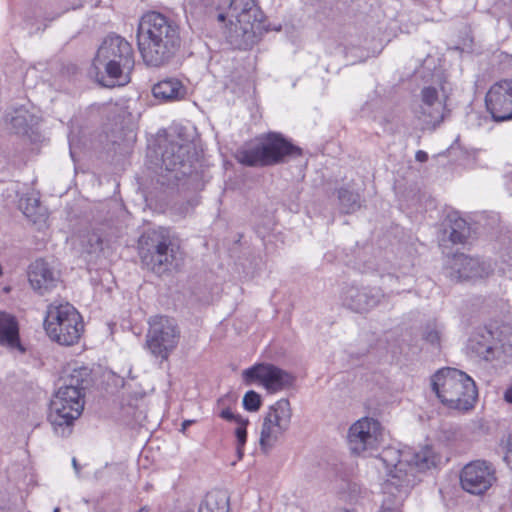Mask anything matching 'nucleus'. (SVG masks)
<instances>
[{
	"label": "nucleus",
	"mask_w": 512,
	"mask_h": 512,
	"mask_svg": "<svg viewBox=\"0 0 512 512\" xmlns=\"http://www.w3.org/2000/svg\"><path fill=\"white\" fill-rule=\"evenodd\" d=\"M246 384L258 381L269 393H276L290 387L294 382V377L285 370L272 364L260 363L242 373Z\"/></svg>",
	"instance_id": "4468645a"
},
{
	"label": "nucleus",
	"mask_w": 512,
	"mask_h": 512,
	"mask_svg": "<svg viewBox=\"0 0 512 512\" xmlns=\"http://www.w3.org/2000/svg\"><path fill=\"white\" fill-rule=\"evenodd\" d=\"M449 89L441 83L436 86H426L421 90V104L417 110L418 118L427 125L439 124L444 118L446 100Z\"/></svg>",
	"instance_id": "dca6fc26"
},
{
	"label": "nucleus",
	"mask_w": 512,
	"mask_h": 512,
	"mask_svg": "<svg viewBox=\"0 0 512 512\" xmlns=\"http://www.w3.org/2000/svg\"><path fill=\"white\" fill-rule=\"evenodd\" d=\"M198 512H230L227 493L220 490L207 493L199 505Z\"/></svg>",
	"instance_id": "a878e982"
},
{
	"label": "nucleus",
	"mask_w": 512,
	"mask_h": 512,
	"mask_svg": "<svg viewBox=\"0 0 512 512\" xmlns=\"http://www.w3.org/2000/svg\"><path fill=\"white\" fill-rule=\"evenodd\" d=\"M217 15L220 22L229 20L231 27L227 39L237 49L251 48L268 29L264 25V14L255 0H224Z\"/></svg>",
	"instance_id": "39448f33"
},
{
	"label": "nucleus",
	"mask_w": 512,
	"mask_h": 512,
	"mask_svg": "<svg viewBox=\"0 0 512 512\" xmlns=\"http://www.w3.org/2000/svg\"><path fill=\"white\" fill-rule=\"evenodd\" d=\"M447 220L449 222V229H445V233H448L449 240L453 244L465 243L470 234L468 223L459 217L457 213L449 214Z\"/></svg>",
	"instance_id": "bb28decb"
},
{
	"label": "nucleus",
	"mask_w": 512,
	"mask_h": 512,
	"mask_svg": "<svg viewBox=\"0 0 512 512\" xmlns=\"http://www.w3.org/2000/svg\"><path fill=\"white\" fill-rule=\"evenodd\" d=\"M133 67L131 44L119 35H109L98 48L89 74L101 86L112 88L129 83Z\"/></svg>",
	"instance_id": "20e7f679"
},
{
	"label": "nucleus",
	"mask_w": 512,
	"mask_h": 512,
	"mask_svg": "<svg viewBox=\"0 0 512 512\" xmlns=\"http://www.w3.org/2000/svg\"><path fill=\"white\" fill-rule=\"evenodd\" d=\"M138 512H149L146 507H142Z\"/></svg>",
	"instance_id": "c03bdc74"
},
{
	"label": "nucleus",
	"mask_w": 512,
	"mask_h": 512,
	"mask_svg": "<svg viewBox=\"0 0 512 512\" xmlns=\"http://www.w3.org/2000/svg\"><path fill=\"white\" fill-rule=\"evenodd\" d=\"M10 123L16 134L32 137V135L35 134V128L39 123V118L27 109L19 108L14 111Z\"/></svg>",
	"instance_id": "b1692460"
},
{
	"label": "nucleus",
	"mask_w": 512,
	"mask_h": 512,
	"mask_svg": "<svg viewBox=\"0 0 512 512\" xmlns=\"http://www.w3.org/2000/svg\"><path fill=\"white\" fill-rule=\"evenodd\" d=\"M341 210L344 213H353L361 207L360 195L347 189L341 188L338 191Z\"/></svg>",
	"instance_id": "cd10ccee"
},
{
	"label": "nucleus",
	"mask_w": 512,
	"mask_h": 512,
	"mask_svg": "<svg viewBox=\"0 0 512 512\" xmlns=\"http://www.w3.org/2000/svg\"><path fill=\"white\" fill-rule=\"evenodd\" d=\"M137 46L146 66H167L182 46L180 26L160 12H147L138 23Z\"/></svg>",
	"instance_id": "f257e3e1"
},
{
	"label": "nucleus",
	"mask_w": 512,
	"mask_h": 512,
	"mask_svg": "<svg viewBox=\"0 0 512 512\" xmlns=\"http://www.w3.org/2000/svg\"><path fill=\"white\" fill-rule=\"evenodd\" d=\"M468 350L486 361L499 357V346L494 332L486 328L480 329L469 339Z\"/></svg>",
	"instance_id": "412c9836"
},
{
	"label": "nucleus",
	"mask_w": 512,
	"mask_h": 512,
	"mask_svg": "<svg viewBox=\"0 0 512 512\" xmlns=\"http://www.w3.org/2000/svg\"><path fill=\"white\" fill-rule=\"evenodd\" d=\"M257 140L256 143L248 144L237 151L238 162L246 166L263 167L278 164L286 156L301 155V149L279 133L270 132Z\"/></svg>",
	"instance_id": "6e6552de"
},
{
	"label": "nucleus",
	"mask_w": 512,
	"mask_h": 512,
	"mask_svg": "<svg viewBox=\"0 0 512 512\" xmlns=\"http://www.w3.org/2000/svg\"><path fill=\"white\" fill-rule=\"evenodd\" d=\"M496 481L493 466L482 460L465 465L460 473L461 487L468 493L481 495Z\"/></svg>",
	"instance_id": "f3484780"
},
{
	"label": "nucleus",
	"mask_w": 512,
	"mask_h": 512,
	"mask_svg": "<svg viewBox=\"0 0 512 512\" xmlns=\"http://www.w3.org/2000/svg\"><path fill=\"white\" fill-rule=\"evenodd\" d=\"M292 408L288 399L282 398L268 408L263 418L259 444L267 453L277 441L289 430Z\"/></svg>",
	"instance_id": "f8f14e48"
},
{
	"label": "nucleus",
	"mask_w": 512,
	"mask_h": 512,
	"mask_svg": "<svg viewBox=\"0 0 512 512\" xmlns=\"http://www.w3.org/2000/svg\"><path fill=\"white\" fill-rule=\"evenodd\" d=\"M18 207L33 223L45 219V209L41 206L39 197L34 192L23 195L18 201Z\"/></svg>",
	"instance_id": "393cba45"
},
{
	"label": "nucleus",
	"mask_w": 512,
	"mask_h": 512,
	"mask_svg": "<svg viewBox=\"0 0 512 512\" xmlns=\"http://www.w3.org/2000/svg\"><path fill=\"white\" fill-rule=\"evenodd\" d=\"M504 399L508 402V403H512V386L509 387L505 394H504Z\"/></svg>",
	"instance_id": "58836bf2"
},
{
	"label": "nucleus",
	"mask_w": 512,
	"mask_h": 512,
	"mask_svg": "<svg viewBox=\"0 0 512 512\" xmlns=\"http://www.w3.org/2000/svg\"><path fill=\"white\" fill-rule=\"evenodd\" d=\"M415 158L419 162H426L428 160V154L425 151L419 150L416 152Z\"/></svg>",
	"instance_id": "4c0bfd02"
},
{
	"label": "nucleus",
	"mask_w": 512,
	"mask_h": 512,
	"mask_svg": "<svg viewBox=\"0 0 512 512\" xmlns=\"http://www.w3.org/2000/svg\"><path fill=\"white\" fill-rule=\"evenodd\" d=\"M72 466H73V468L75 470L76 475L80 476V465L78 464L76 458L72 459Z\"/></svg>",
	"instance_id": "ea45409f"
},
{
	"label": "nucleus",
	"mask_w": 512,
	"mask_h": 512,
	"mask_svg": "<svg viewBox=\"0 0 512 512\" xmlns=\"http://www.w3.org/2000/svg\"><path fill=\"white\" fill-rule=\"evenodd\" d=\"M422 338L432 346L439 347L441 341V330L436 323H428L423 328Z\"/></svg>",
	"instance_id": "7c9ffc66"
},
{
	"label": "nucleus",
	"mask_w": 512,
	"mask_h": 512,
	"mask_svg": "<svg viewBox=\"0 0 512 512\" xmlns=\"http://www.w3.org/2000/svg\"><path fill=\"white\" fill-rule=\"evenodd\" d=\"M399 493L398 499L392 500L390 496H388L382 503L381 509L379 512H401L400 511V500H402V496L404 493Z\"/></svg>",
	"instance_id": "72a5a7b5"
},
{
	"label": "nucleus",
	"mask_w": 512,
	"mask_h": 512,
	"mask_svg": "<svg viewBox=\"0 0 512 512\" xmlns=\"http://www.w3.org/2000/svg\"><path fill=\"white\" fill-rule=\"evenodd\" d=\"M496 335L499 354L510 352L512 349V327L509 325H502L497 329Z\"/></svg>",
	"instance_id": "c756f323"
},
{
	"label": "nucleus",
	"mask_w": 512,
	"mask_h": 512,
	"mask_svg": "<svg viewBox=\"0 0 512 512\" xmlns=\"http://www.w3.org/2000/svg\"><path fill=\"white\" fill-rule=\"evenodd\" d=\"M0 345L24 352L19 339V328L16 319L5 312H0Z\"/></svg>",
	"instance_id": "5701e85b"
},
{
	"label": "nucleus",
	"mask_w": 512,
	"mask_h": 512,
	"mask_svg": "<svg viewBox=\"0 0 512 512\" xmlns=\"http://www.w3.org/2000/svg\"><path fill=\"white\" fill-rule=\"evenodd\" d=\"M152 94L156 99L165 102L178 101L185 98L187 88L179 79L169 77L154 84Z\"/></svg>",
	"instance_id": "4be33fe9"
},
{
	"label": "nucleus",
	"mask_w": 512,
	"mask_h": 512,
	"mask_svg": "<svg viewBox=\"0 0 512 512\" xmlns=\"http://www.w3.org/2000/svg\"><path fill=\"white\" fill-rule=\"evenodd\" d=\"M493 272L490 262L465 254H454L445 264V273L452 281L488 277Z\"/></svg>",
	"instance_id": "2eb2a0df"
},
{
	"label": "nucleus",
	"mask_w": 512,
	"mask_h": 512,
	"mask_svg": "<svg viewBox=\"0 0 512 512\" xmlns=\"http://www.w3.org/2000/svg\"><path fill=\"white\" fill-rule=\"evenodd\" d=\"M243 447L244 446H240V444H237V454H238V458L241 459L243 457Z\"/></svg>",
	"instance_id": "a19ab883"
},
{
	"label": "nucleus",
	"mask_w": 512,
	"mask_h": 512,
	"mask_svg": "<svg viewBox=\"0 0 512 512\" xmlns=\"http://www.w3.org/2000/svg\"><path fill=\"white\" fill-rule=\"evenodd\" d=\"M380 424L372 418H362L355 422L348 432L350 451L355 455H371L380 443Z\"/></svg>",
	"instance_id": "ddd939ff"
},
{
	"label": "nucleus",
	"mask_w": 512,
	"mask_h": 512,
	"mask_svg": "<svg viewBox=\"0 0 512 512\" xmlns=\"http://www.w3.org/2000/svg\"><path fill=\"white\" fill-rule=\"evenodd\" d=\"M28 280L35 291L44 295L59 284L60 272L46 260L37 259L29 266Z\"/></svg>",
	"instance_id": "aec40b11"
},
{
	"label": "nucleus",
	"mask_w": 512,
	"mask_h": 512,
	"mask_svg": "<svg viewBox=\"0 0 512 512\" xmlns=\"http://www.w3.org/2000/svg\"><path fill=\"white\" fill-rule=\"evenodd\" d=\"M53 512H60V508L59 507H56Z\"/></svg>",
	"instance_id": "a18cd8bd"
},
{
	"label": "nucleus",
	"mask_w": 512,
	"mask_h": 512,
	"mask_svg": "<svg viewBox=\"0 0 512 512\" xmlns=\"http://www.w3.org/2000/svg\"><path fill=\"white\" fill-rule=\"evenodd\" d=\"M44 328L52 341L72 346L79 341L84 324L81 315L70 303L54 301L47 307Z\"/></svg>",
	"instance_id": "1a4fd4ad"
},
{
	"label": "nucleus",
	"mask_w": 512,
	"mask_h": 512,
	"mask_svg": "<svg viewBox=\"0 0 512 512\" xmlns=\"http://www.w3.org/2000/svg\"><path fill=\"white\" fill-rule=\"evenodd\" d=\"M389 299L381 287L369 288L355 285L346 286L342 292L343 304L355 312H367Z\"/></svg>",
	"instance_id": "6ab92c4d"
},
{
	"label": "nucleus",
	"mask_w": 512,
	"mask_h": 512,
	"mask_svg": "<svg viewBox=\"0 0 512 512\" xmlns=\"http://www.w3.org/2000/svg\"><path fill=\"white\" fill-rule=\"evenodd\" d=\"M189 146L178 141L164 139L159 145L156 155L160 156V174L167 177L169 183L180 181L192 173L188 160Z\"/></svg>",
	"instance_id": "9b49d317"
},
{
	"label": "nucleus",
	"mask_w": 512,
	"mask_h": 512,
	"mask_svg": "<svg viewBox=\"0 0 512 512\" xmlns=\"http://www.w3.org/2000/svg\"><path fill=\"white\" fill-rule=\"evenodd\" d=\"M193 421L191 420H185L183 423H182V431H184L187 427H189V425L192 424Z\"/></svg>",
	"instance_id": "79ce46f5"
},
{
	"label": "nucleus",
	"mask_w": 512,
	"mask_h": 512,
	"mask_svg": "<svg viewBox=\"0 0 512 512\" xmlns=\"http://www.w3.org/2000/svg\"><path fill=\"white\" fill-rule=\"evenodd\" d=\"M88 252L97 253L103 250V239L98 233H91L88 236Z\"/></svg>",
	"instance_id": "f704fd0d"
},
{
	"label": "nucleus",
	"mask_w": 512,
	"mask_h": 512,
	"mask_svg": "<svg viewBox=\"0 0 512 512\" xmlns=\"http://www.w3.org/2000/svg\"><path fill=\"white\" fill-rule=\"evenodd\" d=\"M379 460L388 472L385 483L386 493L393 495V490L407 494L418 481L417 474L435 467L440 458L431 447H424L419 452L410 448L399 450L393 447L384 449Z\"/></svg>",
	"instance_id": "7ed1b4c3"
},
{
	"label": "nucleus",
	"mask_w": 512,
	"mask_h": 512,
	"mask_svg": "<svg viewBox=\"0 0 512 512\" xmlns=\"http://www.w3.org/2000/svg\"><path fill=\"white\" fill-rule=\"evenodd\" d=\"M249 424L248 419L237 418V428L235 430V435L237 438V444L240 446H244L247 439V425Z\"/></svg>",
	"instance_id": "473e14b6"
},
{
	"label": "nucleus",
	"mask_w": 512,
	"mask_h": 512,
	"mask_svg": "<svg viewBox=\"0 0 512 512\" xmlns=\"http://www.w3.org/2000/svg\"><path fill=\"white\" fill-rule=\"evenodd\" d=\"M220 417L227 421H235L237 423V418H242L240 415H235L230 409H224L220 413Z\"/></svg>",
	"instance_id": "c9c22d12"
},
{
	"label": "nucleus",
	"mask_w": 512,
	"mask_h": 512,
	"mask_svg": "<svg viewBox=\"0 0 512 512\" xmlns=\"http://www.w3.org/2000/svg\"><path fill=\"white\" fill-rule=\"evenodd\" d=\"M432 390L450 409L468 411L474 407L478 391L473 379L455 368H442L431 378Z\"/></svg>",
	"instance_id": "0eeeda50"
},
{
	"label": "nucleus",
	"mask_w": 512,
	"mask_h": 512,
	"mask_svg": "<svg viewBox=\"0 0 512 512\" xmlns=\"http://www.w3.org/2000/svg\"><path fill=\"white\" fill-rule=\"evenodd\" d=\"M504 460L506 461V463L508 465H510L512 467V439L508 440L507 451H506V454L504 456Z\"/></svg>",
	"instance_id": "e433bc0d"
},
{
	"label": "nucleus",
	"mask_w": 512,
	"mask_h": 512,
	"mask_svg": "<svg viewBox=\"0 0 512 512\" xmlns=\"http://www.w3.org/2000/svg\"><path fill=\"white\" fill-rule=\"evenodd\" d=\"M334 512H354V510H349V509H337V510H335Z\"/></svg>",
	"instance_id": "37998d69"
},
{
	"label": "nucleus",
	"mask_w": 512,
	"mask_h": 512,
	"mask_svg": "<svg viewBox=\"0 0 512 512\" xmlns=\"http://www.w3.org/2000/svg\"><path fill=\"white\" fill-rule=\"evenodd\" d=\"M137 250L142 266L160 277L176 270L183 260L178 238L164 227L144 232Z\"/></svg>",
	"instance_id": "423d86ee"
},
{
	"label": "nucleus",
	"mask_w": 512,
	"mask_h": 512,
	"mask_svg": "<svg viewBox=\"0 0 512 512\" xmlns=\"http://www.w3.org/2000/svg\"><path fill=\"white\" fill-rule=\"evenodd\" d=\"M179 339L180 330L173 318L154 316L149 320L146 346L153 356L167 360L177 347Z\"/></svg>",
	"instance_id": "9d476101"
},
{
	"label": "nucleus",
	"mask_w": 512,
	"mask_h": 512,
	"mask_svg": "<svg viewBox=\"0 0 512 512\" xmlns=\"http://www.w3.org/2000/svg\"><path fill=\"white\" fill-rule=\"evenodd\" d=\"M59 386L50 403L48 419L57 433L67 436L71 426L84 409L85 390L91 385L88 367H68L63 371Z\"/></svg>",
	"instance_id": "f03ea898"
},
{
	"label": "nucleus",
	"mask_w": 512,
	"mask_h": 512,
	"mask_svg": "<svg viewBox=\"0 0 512 512\" xmlns=\"http://www.w3.org/2000/svg\"><path fill=\"white\" fill-rule=\"evenodd\" d=\"M488 112L496 122L512 119V79L494 83L485 96Z\"/></svg>",
	"instance_id": "a211bd4d"
},
{
	"label": "nucleus",
	"mask_w": 512,
	"mask_h": 512,
	"mask_svg": "<svg viewBox=\"0 0 512 512\" xmlns=\"http://www.w3.org/2000/svg\"><path fill=\"white\" fill-rule=\"evenodd\" d=\"M262 405L261 395L254 390L245 393L243 397V407L249 412H257Z\"/></svg>",
	"instance_id": "2f4dec72"
},
{
	"label": "nucleus",
	"mask_w": 512,
	"mask_h": 512,
	"mask_svg": "<svg viewBox=\"0 0 512 512\" xmlns=\"http://www.w3.org/2000/svg\"><path fill=\"white\" fill-rule=\"evenodd\" d=\"M376 272L379 275V278L381 280L382 286L389 290L388 292H385L389 296L393 293H399L400 291L397 289V283L399 282V277L395 275L394 273L387 271V269L383 266L378 265L376 268Z\"/></svg>",
	"instance_id": "c85d7f7f"
}]
</instances>
